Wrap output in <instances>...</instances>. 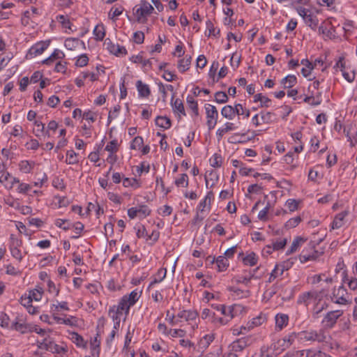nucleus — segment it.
<instances>
[{"label":"nucleus","mask_w":357,"mask_h":357,"mask_svg":"<svg viewBox=\"0 0 357 357\" xmlns=\"http://www.w3.org/2000/svg\"><path fill=\"white\" fill-rule=\"evenodd\" d=\"M242 109L241 104H236L235 107H232L231 105H226L222 107L221 110V114L226 119L231 120L234 119L236 114H239V109L238 108Z\"/></svg>","instance_id":"9d476101"},{"label":"nucleus","mask_w":357,"mask_h":357,"mask_svg":"<svg viewBox=\"0 0 357 357\" xmlns=\"http://www.w3.org/2000/svg\"><path fill=\"white\" fill-rule=\"evenodd\" d=\"M155 121L158 126L164 129L169 128L172 125L171 120L167 116H158Z\"/></svg>","instance_id":"412c9836"},{"label":"nucleus","mask_w":357,"mask_h":357,"mask_svg":"<svg viewBox=\"0 0 357 357\" xmlns=\"http://www.w3.org/2000/svg\"><path fill=\"white\" fill-rule=\"evenodd\" d=\"M228 290L235 293L237 296L241 295L242 297L245 298L248 297L250 294V291L249 290L243 291L235 287H229Z\"/></svg>","instance_id":"79ce46f5"},{"label":"nucleus","mask_w":357,"mask_h":357,"mask_svg":"<svg viewBox=\"0 0 357 357\" xmlns=\"http://www.w3.org/2000/svg\"><path fill=\"white\" fill-rule=\"evenodd\" d=\"M66 162L69 165L77 164L79 162L77 153L73 150L68 151L67 152V159Z\"/></svg>","instance_id":"ea45409f"},{"label":"nucleus","mask_w":357,"mask_h":357,"mask_svg":"<svg viewBox=\"0 0 357 357\" xmlns=\"http://www.w3.org/2000/svg\"><path fill=\"white\" fill-rule=\"evenodd\" d=\"M289 321V317L285 314H278L275 316V328L278 330H282L285 327Z\"/></svg>","instance_id":"2eb2a0df"},{"label":"nucleus","mask_w":357,"mask_h":357,"mask_svg":"<svg viewBox=\"0 0 357 357\" xmlns=\"http://www.w3.org/2000/svg\"><path fill=\"white\" fill-rule=\"evenodd\" d=\"M286 206L290 211L293 212L297 210L298 202L295 199H289L287 201Z\"/></svg>","instance_id":"13d9d810"},{"label":"nucleus","mask_w":357,"mask_h":357,"mask_svg":"<svg viewBox=\"0 0 357 357\" xmlns=\"http://www.w3.org/2000/svg\"><path fill=\"white\" fill-rule=\"evenodd\" d=\"M319 256V252L315 250L314 242H310L307 248H305L302 253L299 255V259L301 263L307 261L314 260Z\"/></svg>","instance_id":"7ed1b4c3"},{"label":"nucleus","mask_w":357,"mask_h":357,"mask_svg":"<svg viewBox=\"0 0 357 357\" xmlns=\"http://www.w3.org/2000/svg\"><path fill=\"white\" fill-rule=\"evenodd\" d=\"M20 170L24 173H29L32 169L31 164L29 161H22L20 164Z\"/></svg>","instance_id":"052dcab7"},{"label":"nucleus","mask_w":357,"mask_h":357,"mask_svg":"<svg viewBox=\"0 0 357 357\" xmlns=\"http://www.w3.org/2000/svg\"><path fill=\"white\" fill-rule=\"evenodd\" d=\"M347 211H342L338 213L335 217L332 223L333 229H339L343 225V220L344 218L347 215Z\"/></svg>","instance_id":"aec40b11"},{"label":"nucleus","mask_w":357,"mask_h":357,"mask_svg":"<svg viewBox=\"0 0 357 357\" xmlns=\"http://www.w3.org/2000/svg\"><path fill=\"white\" fill-rule=\"evenodd\" d=\"M206 63L207 61L205 56L203 54L199 55L197 59V67L203 68L206 66Z\"/></svg>","instance_id":"0e129e2a"},{"label":"nucleus","mask_w":357,"mask_h":357,"mask_svg":"<svg viewBox=\"0 0 357 357\" xmlns=\"http://www.w3.org/2000/svg\"><path fill=\"white\" fill-rule=\"evenodd\" d=\"M56 20H58V22H59L63 27L64 28H68V29H71L70 28V25H71V23L70 22V20L66 18V16L63 15H59L56 17Z\"/></svg>","instance_id":"3c124183"},{"label":"nucleus","mask_w":357,"mask_h":357,"mask_svg":"<svg viewBox=\"0 0 357 357\" xmlns=\"http://www.w3.org/2000/svg\"><path fill=\"white\" fill-rule=\"evenodd\" d=\"M138 215L142 218H146L151 213V210L145 205L140 206L137 208Z\"/></svg>","instance_id":"5fc2aeb1"},{"label":"nucleus","mask_w":357,"mask_h":357,"mask_svg":"<svg viewBox=\"0 0 357 357\" xmlns=\"http://www.w3.org/2000/svg\"><path fill=\"white\" fill-rule=\"evenodd\" d=\"M305 20V23L312 29L315 30L318 25V19L317 16L313 15L312 14H309L304 19Z\"/></svg>","instance_id":"c85d7f7f"},{"label":"nucleus","mask_w":357,"mask_h":357,"mask_svg":"<svg viewBox=\"0 0 357 357\" xmlns=\"http://www.w3.org/2000/svg\"><path fill=\"white\" fill-rule=\"evenodd\" d=\"M187 103L196 116L199 115L197 102L191 96H188Z\"/></svg>","instance_id":"f704fd0d"},{"label":"nucleus","mask_w":357,"mask_h":357,"mask_svg":"<svg viewBox=\"0 0 357 357\" xmlns=\"http://www.w3.org/2000/svg\"><path fill=\"white\" fill-rule=\"evenodd\" d=\"M285 270L284 266L276 265L275 268L272 271L268 282H271L273 280L275 279L279 275H282Z\"/></svg>","instance_id":"c756f323"},{"label":"nucleus","mask_w":357,"mask_h":357,"mask_svg":"<svg viewBox=\"0 0 357 357\" xmlns=\"http://www.w3.org/2000/svg\"><path fill=\"white\" fill-rule=\"evenodd\" d=\"M218 307H220L222 314L229 316V319H232L238 310L241 311L242 310V307L237 305L229 307L228 310H227L226 306L224 305H221Z\"/></svg>","instance_id":"f8f14e48"},{"label":"nucleus","mask_w":357,"mask_h":357,"mask_svg":"<svg viewBox=\"0 0 357 357\" xmlns=\"http://www.w3.org/2000/svg\"><path fill=\"white\" fill-rule=\"evenodd\" d=\"M319 296V293L315 291L305 292L298 296L297 303L307 307L312 302H316Z\"/></svg>","instance_id":"39448f33"},{"label":"nucleus","mask_w":357,"mask_h":357,"mask_svg":"<svg viewBox=\"0 0 357 357\" xmlns=\"http://www.w3.org/2000/svg\"><path fill=\"white\" fill-rule=\"evenodd\" d=\"M347 294V289L343 286H340L337 289H334L333 300L335 303L345 305L348 303L345 298Z\"/></svg>","instance_id":"1a4fd4ad"},{"label":"nucleus","mask_w":357,"mask_h":357,"mask_svg":"<svg viewBox=\"0 0 357 357\" xmlns=\"http://www.w3.org/2000/svg\"><path fill=\"white\" fill-rule=\"evenodd\" d=\"M144 144V140L142 137L137 136L135 137L131 144H130V149H139Z\"/></svg>","instance_id":"a18cd8bd"},{"label":"nucleus","mask_w":357,"mask_h":357,"mask_svg":"<svg viewBox=\"0 0 357 357\" xmlns=\"http://www.w3.org/2000/svg\"><path fill=\"white\" fill-rule=\"evenodd\" d=\"M22 241L18 239L15 236V235H10V249L12 248H18L22 245Z\"/></svg>","instance_id":"6e6d98bb"},{"label":"nucleus","mask_w":357,"mask_h":357,"mask_svg":"<svg viewBox=\"0 0 357 357\" xmlns=\"http://www.w3.org/2000/svg\"><path fill=\"white\" fill-rule=\"evenodd\" d=\"M125 310H121L119 309V304L117 305L116 308L115 306H114L112 308L109 309V315L112 317V319L116 321L118 319H120V317H119V314H122V312Z\"/></svg>","instance_id":"c9c22d12"},{"label":"nucleus","mask_w":357,"mask_h":357,"mask_svg":"<svg viewBox=\"0 0 357 357\" xmlns=\"http://www.w3.org/2000/svg\"><path fill=\"white\" fill-rule=\"evenodd\" d=\"M281 83L284 85V88H291L296 84V77L295 75H287L282 79Z\"/></svg>","instance_id":"bb28decb"},{"label":"nucleus","mask_w":357,"mask_h":357,"mask_svg":"<svg viewBox=\"0 0 357 357\" xmlns=\"http://www.w3.org/2000/svg\"><path fill=\"white\" fill-rule=\"evenodd\" d=\"M0 324L2 327L9 328L11 326L9 317L4 312H0Z\"/></svg>","instance_id":"c03bdc74"},{"label":"nucleus","mask_w":357,"mask_h":357,"mask_svg":"<svg viewBox=\"0 0 357 357\" xmlns=\"http://www.w3.org/2000/svg\"><path fill=\"white\" fill-rule=\"evenodd\" d=\"M138 299L139 296L137 292L132 291L129 295H126L122 297L119 301V309L125 310V314L126 315L128 314L130 307L134 305Z\"/></svg>","instance_id":"f03ea898"},{"label":"nucleus","mask_w":357,"mask_h":357,"mask_svg":"<svg viewBox=\"0 0 357 357\" xmlns=\"http://www.w3.org/2000/svg\"><path fill=\"white\" fill-rule=\"evenodd\" d=\"M287 244V239H279L273 243V248L275 250H279L284 248Z\"/></svg>","instance_id":"4d7b16f0"},{"label":"nucleus","mask_w":357,"mask_h":357,"mask_svg":"<svg viewBox=\"0 0 357 357\" xmlns=\"http://www.w3.org/2000/svg\"><path fill=\"white\" fill-rule=\"evenodd\" d=\"M134 42L137 44H142L144 40V34L142 31H136L133 36Z\"/></svg>","instance_id":"bf43d9fd"},{"label":"nucleus","mask_w":357,"mask_h":357,"mask_svg":"<svg viewBox=\"0 0 357 357\" xmlns=\"http://www.w3.org/2000/svg\"><path fill=\"white\" fill-rule=\"evenodd\" d=\"M123 10V8L121 6H113L109 13V17L112 19L119 16Z\"/></svg>","instance_id":"37998d69"},{"label":"nucleus","mask_w":357,"mask_h":357,"mask_svg":"<svg viewBox=\"0 0 357 357\" xmlns=\"http://www.w3.org/2000/svg\"><path fill=\"white\" fill-rule=\"evenodd\" d=\"M142 7L146 15H150L153 10V7L145 1H142Z\"/></svg>","instance_id":"e2e57ef3"},{"label":"nucleus","mask_w":357,"mask_h":357,"mask_svg":"<svg viewBox=\"0 0 357 357\" xmlns=\"http://www.w3.org/2000/svg\"><path fill=\"white\" fill-rule=\"evenodd\" d=\"M273 347L275 351H278V353H280V351H282L288 349L289 347V343H287L284 338H282V339L278 340L274 344Z\"/></svg>","instance_id":"473e14b6"},{"label":"nucleus","mask_w":357,"mask_h":357,"mask_svg":"<svg viewBox=\"0 0 357 357\" xmlns=\"http://www.w3.org/2000/svg\"><path fill=\"white\" fill-rule=\"evenodd\" d=\"M342 314L343 312L341 310L331 311L324 317L323 323H325L327 327L332 328L335 324L337 319L341 317Z\"/></svg>","instance_id":"6e6552de"},{"label":"nucleus","mask_w":357,"mask_h":357,"mask_svg":"<svg viewBox=\"0 0 357 357\" xmlns=\"http://www.w3.org/2000/svg\"><path fill=\"white\" fill-rule=\"evenodd\" d=\"M335 28L329 20L324 21L319 27V33L329 39L335 38Z\"/></svg>","instance_id":"0eeeda50"},{"label":"nucleus","mask_w":357,"mask_h":357,"mask_svg":"<svg viewBox=\"0 0 357 357\" xmlns=\"http://www.w3.org/2000/svg\"><path fill=\"white\" fill-rule=\"evenodd\" d=\"M243 261L245 265H249V266H255L257 263V257L254 252H251L250 254L248 255L246 257L243 258Z\"/></svg>","instance_id":"2f4dec72"},{"label":"nucleus","mask_w":357,"mask_h":357,"mask_svg":"<svg viewBox=\"0 0 357 357\" xmlns=\"http://www.w3.org/2000/svg\"><path fill=\"white\" fill-rule=\"evenodd\" d=\"M192 57L186 56L185 58L180 59L178 63V68L181 73L188 70L191 63Z\"/></svg>","instance_id":"5701e85b"},{"label":"nucleus","mask_w":357,"mask_h":357,"mask_svg":"<svg viewBox=\"0 0 357 357\" xmlns=\"http://www.w3.org/2000/svg\"><path fill=\"white\" fill-rule=\"evenodd\" d=\"M215 101L218 103H225L228 101V96L225 92L218 91L215 93Z\"/></svg>","instance_id":"a19ab883"},{"label":"nucleus","mask_w":357,"mask_h":357,"mask_svg":"<svg viewBox=\"0 0 357 357\" xmlns=\"http://www.w3.org/2000/svg\"><path fill=\"white\" fill-rule=\"evenodd\" d=\"M93 34L96 40H102L105 36V30L103 24L96 25L93 29Z\"/></svg>","instance_id":"b1692460"},{"label":"nucleus","mask_w":357,"mask_h":357,"mask_svg":"<svg viewBox=\"0 0 357 357\" xmlns=\"http://www.w3.org/2000/svg\"><path fill=\"white\" fill-rule=\"evenodd\" d=\"M206 28L208 30V36H213L217 37L220 35V31L218 29L216 31L215 28L213 26V22L211 20H208L206 22Z\"/></svg>","instance_id":"58836bf2"},{"label":"nucleus","mask_w":357,"mask_h":357,"mask_svg":"<svg viewBox=\"0 0 357 357\" xmlns=\"http://www.w3.org/2000/svg\"><path fill=\"white\" fill-rule=\"evenodd\" d=\"M306 241V238H304L301 236L296 237L295 239L293 241L291 247L287 251V255H289L295 252L297 250V249Z\"/></svg>","instance_id":"f3484780"},{"label":"nucleus","mask_w":357,"mask_h":357,"mask_svg":"<svg viewBox=\"0 0 357 357\" xmlns=\"http://www.w3.org/2000/svg\"><path fill=\"white\" fill-rule=\"evenodd\" d=\"M89 58L86 54H82L76 61L75 65L78 67H84L87 65Z\"/></svg>","instance_id":"8fccbe9b"},{"label":"nucleus","mask_w":357,"mask_h":357,"mask_svg":"<svg viewBox=\"0 0 357 357\" xmlns=\"http://www.w3.org/2000/svg\"><path fill=\"white\" fill-rule=\"evenodd\" d=\"M43 290L41 287L36 288L29 291V297L33 301H39L42 298Z\"/></svg>","instance_id":"cd10ccee"},{"label":"nucleus","mask_w":357,"mask_h":357,"mask_svg":"<svg viewBox=\"0 0 357 357\" xmlns=\"http://www.w3.org/2000/svg\"><path fill=\"white\" fill-rule=\"evenodd\" d=\"M298 338L303 341H317L318 342H323L326 341V337L324 332L320 330L319 331H302L298 333Z\"/></svg>","instance_id":"f257e3e1"},{"label":"nucleus","mask_w":357,"mask_h":357,"mask_svg":"<svg viewBox=\"0 0 357 357\" xmlns=\"http://www.w3.org/2000/svg\"><path fill=\"white\" fill-rule=\"evenodd\" d=\"M302 219L300 216H296L293 218H290L284 225V227L287 229L296 227L301 222Z\"/></svg>","instance_id":"e433bc0d"},{"label":"nucleus","mask_w":357,"mask_h":357,"mask_svg":"<svg viewBox=\"0 0 357 357\" xmlns=\"http://www.w3.org/2000/svg\"><path fill=\"white\" fill-rule=\"evenodd\" d=\"M252 342V339L250 336L243 337L234 341L229 346L232 351L237 352L242 351Z\"/></svg>","instance_id":"423d86ee"},{"label":"nucleus","mask_w":357,"mask_h":357,"mask_svg":"<svg viewBox=\"0 0 357 357\" xmlns=\"http://www.w3.org/2000/svg\"><path fill=\"white\" fill-rule=\"evenodd\" d=\"M80 43L84 45L83 41H80L77 38H69L65 40L64 45L67 49L73 50H75Z\"/></svg>","instance_id":"a878e982"},{"label":"nucleus","mask_w":357,"mask_h":357,"mask_svg":"<svg viewBox=\"0 0 357 357\" xmlns=\"http://www.w3.org/2000/svg\"><path fill=\"white\" fill-rule=\"evenodd\" d=\"M105 150L110 152V153H114L117 152L118 151V143L117 140L114 139L109 142L105 146Z\"/></svg>","instance_id":"de8ad7c7"},{"label":"nucleus","mask_w":357,"mask_h":357,"mask_svg":"<svg viewBox=\"0 0 357 357\" xmlns=\"http://www.w3.org/2000/svg\"><path fill=\"white\" fill-rule=\"evenodd\" d=\"M10 328L20 332L21 333L33 331V328L31 325L24 323H19L17 321L12 322Z\"/></svg>","instance_id":"ddd939ff"},{"label":"nucleus","mask_w":357,"mask_h":357,"mask_svg":"<svg viewBox=\"0 0 357 357\" xmlns=\"http://www.w3.org/2000/svg\"><path fill=\"white\" fill-rule=\"evenodd\" d=\"M177 186L187 187L188 185V177L186 174H182L181 178L175 181Z\"/></svg>","instance_id":"49530a36"},{"label":"nucleus","mask_w":357,"mask_h":357,"mask_svg":"<svg viewBox=\"0 0 357 357\" xmlns=\"http://www.w3.org/2000/svg\"><path fill=\"white\" fill-rule=\"evenodd\" d=\"M136 86L139 93V96L141 98H147L151 94V90L149 86L143 83L141 80H138L136 83Z\"/></svg>","instance_id":"4468645a"},{"label":"nucleus","mask_w":357,"mask_h":357,"mask_svg":"<svg viewBox=\"0 0 357 357\" xmlns=\"http://www.w3.org/2000/svg\"><path fill=\"white\" fill-rule=\"evenodd\" d=\"M258 268H257L256 269H255L253 271V273H252V274L250 275V278H248L247 276H243V277L236 276V277L233 278L232 282H235L236 284L243 283V284H245L246 286H248L249 282H250L251 279L255 277V273Z\"/></svg>","instance_id":"393cba45"},{"label":"nucleus","mask_w":357,"mask_h":357,"mask_svg":"<svg viewBox=\"0 0 357 357\" xmlns=\"http://www.w3.org/2000/svg\"><path fill=\"white\" fill-rule=\"evenodd\" d=\"M123 185L125 186V187H129V186H132V187H134L135 188H138L139 185V183H138V181L136 178H125L123 181Z\"/></svg>","instance_id":"09e8293b"},{"label":"nucleus","mask_w":357,"mask_h":357,"mask_svg":"<svg viewBox=\"0 0 357 357\" xmlns=\"http://www.w3.org/2000/svg\"><path fill=\"white\" fill-rule=\"evenodd\" d=\"M116 51L113 53L117 56H123L127 54V50L124 46L117 45L116 47Z\"/></svg>","instance_id":"69168bd1"},{"label":"nucleus","mask_w":357,"mask_h":357,"mask_svg":"<svg viewBox=\"0 0 357 357\" xmlns=\"http://www.w3.org/2000/svg\"><path fill=\"white\" fill-rule=\"evenodd\" d=\"M269 207H270V204L268 203L267 205L266 206V207L263 210L259 211V213L258 214V218L260 220H263V221L266 220L267 213L268 212Z\"/></svg>","instance_id":"680f3d73"},{"label":"nucleus","mask_w":357,"mask_h":357,"mask_svg":"<svg viewBox=\"0 0 357 357\" xmlns=\"http://www.w3.org/2000/svg\"><path fill=\"white\" fill-rule=\"evenodd\" d=\"M343 278L342 281L344 282H347L348 287L351 290H356L357 289V278H349L347 275V271L345 270L343 271Z\"/></svg>","instance_id":"4be33fe9"},{"label":"nucleus","mask_w":357,"mask_h":357,"mask_svg":"<svg viewBox=\"0 0 357 357\" xmlns=\"http://www.w3.org/2000/svg\"><path fill=\"white\" fill-rule=\"evenodd\" d=\"M211 165L213 167H220L222 165V157L217 153L214 154L211 160Z\"/></svg>","instance_id":"864d4df0"},{"label":"nucleus","mask_w":357,"mask_h":357,"mask_svg":"<svg viewBox=\"0 0 357 357\" xmlns=\"http://www.w3.org/2000/svg\"><path fill=\"white\" fill-rule=\"evenodd\" d=\"M204 108L207 118L206 124L209 130L214 128L217 123L218 112L216 107L211 104H205Z\"/></svg>","instance_id":"20e7f679"},{"label":"nucleus","mask_w":357,"mask_h":357,"mask_svg":"<svg viewBox=\"0 0 357 357\" xmlns=\"http://www.w3.org/2000/svg\"><path fill=\"white\" fill-rule=\"evenodd\" d=\"M260 101L261 107H268L269 106V102H271V100L266 96H262L261 93H257L254 96V102H257Z\"/></svg>","instance_id":"72a5a7b5"},{"label":"nucleus","mask_w":357,"mask_h":357,"mask_svg":"<svg viewBox=\"0 0 357 357\" xmlns=\"http://www.w3.org/2000/svg\"><path fill=\"white\" fill-rule=\"evenodd\" d=\"M71 340L74 343H75L78 347H85L86 342L84 340L83 337L79 335L77 333L73 332L71 334Z\"/></svg>","instance_id":"7c9ffc66"},{"label":"nucleus","mask_w":357,"mask_h":357,"mask_svg":"<svg viewBox=\"0 0 357 357\" xmlns=\"http://www.w3.org/2000/svg\"><path fill=\"white\" fill-rule=\"evenodd\" d=\"M198 316V313L193 310H183L178 313L177 317L184 319L185 321L195 320Z\"/></svg>","instance_id":"6ab92c4d"},{"label":"nucleus","mask_w":357,"mask_h":357,"mask_svg":"<svg viewBox=\"0 0 357 357\" xmlns=\"http://www.w3.org/2000/svg\"><path fill=\"white\" fill-rule=\"evenodd\" d=\"M38 346L39 349L45 350H52L53 346L57 347L56 344H54L51 340L47 338H45L43 342H39Z\"/></svg>","instance_id":"4c0bfd02"},{"label":"nucleus","mask_w":357,"mask_h":357,"mask_svg":"<svg viewBox=\"0 0 357 357\" xmlns=\"http://www.w3.org/2000/svg\"><path fill=\"white\" fill-rule=\"evenodd\" d=\"M50 41H41L31 47L29 54L33 56L41 54L49 46Z\"/></svg>","instance_id":"9b49d317"},{"label":"nucleus","mask_w":357,"mask_h":357,"mask_svg":"<svg viewBox=\"0 0 357 357\" xmlns=\"http://www.w3.org/2000/svg\"><path fill=\"white\" fill-rule=\"evenodd\" d=\"M215 261L219 271H223L229 266L228 260L225 256H219L216 259L215 257H213L211 260V263L213 264Z\"/></svg>","instance_id":"dca6fc26"},{"label":"nucleus","mask_w":357,"mask_h":357,"mask_svg":"<svg viewBox=\"0 0 357 357\" xmlns=\"http://www.w3.org/2000/svg\"><path fill=\"white\" fill-rule=\"evenodd\" d=\"M174 96V95L172 96V101H171V105L172 106L173 110L175 112H178V113L183 114V116H185L186 114H185L184 106H183L182 101L178 98H176L174 101H173Z\"/></svg>","instance_id":"a211bd4d"},{"label":"nucleus","mask_w":357,"mask_h":357,"mask_svg":"<svg viewBox=\"0 0 357 357\" xmlns=\"http://www.w3.org/2000/svg\"><path fill=\"white\" fill-rule=\"evenodd\" d=\"M59 102V98L56 96H50L47 100V105L51 107H55Z\"/></svg>","instance_id":"774afa93"},{"label":"nucleus","mask_w":357,"mask_h":357,"mask_svg":"<svg viewBox=\"0 0 357 357\" xmlns=\"http://www.w3.org/2000/svg\"><path fill=\"white\" fill-rule=\"evenodd\" d=\"M274 116L273 113L268 112H261V119L264 123H270L273 121V116Z\"/></svg>","instance_id":"603ef678"},{"label":"nucleus","mask_w":357,"mask_h":357,"mask_svg":"<svg viewBox=\"0 0 357 357\" xmlns=\"http://www.w3.org/2000/svg\"><path fill=\"white\" fill-rule=\"evenodd\" d=\"M213 340L214 337L213 335H206L201 340L200 343L204 347H208Z\"/></svg>","instance_id":"338daca9"}]
</instances>
